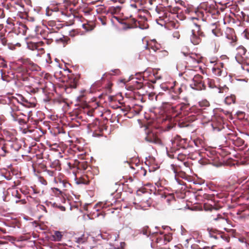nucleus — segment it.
Wrapping results in <instances>:
<instances>
[{
    "instance_id": "nucleus-1",
    "label": "nucleus",
    "mask_w": 249,
    "mask_h": 249,
    "mask_svg": "<svg viewBox=\"0 0 249 249\" xmlns=\"http://www.w3.org/2000/svg\"><path fill=\"white\" fill-rule=\"evenodd\" d=\"M192 35L190 36L191 42L194 45L198 44L200 41V36H203V33L200 30V27L196 23H193L192 26Z\"/></svg>"
},
{
    "instance_id": "nucleus-2",
    "label": "nucleus",
    "mask_w": 249,
    "mask_h": 249,
    "mask_svg": "<svg viewBox=\"0 0 249 249\" xmlns=\"http://www.w3.org/2000/svg\"><path fill=\"white\" fill-rule=\"evenodd\" d=\"M223 63H217L216 66L212 69L213 73L217 76L222 75L225 76L226 75V72L221 69V68H223Z\"/></svg>"
},
{
    "instance_id": "nucleus-3",
    "label": "nucleus",
    "mask_w": 249,
    "mask_h": 249,
    "mask_svg": "<svg viewBox=\"0 0 249 249\" xmlns=\"http://www.w3.org/2000/svg\"><path fill=\"white\" fill-rule=\"evenodd\" d=\"M101 237L102 239L104 240H111L113 241H116L118 239L119 237V234L118 233L112 234H108L107 236H106L105 234L103 235L101 233H99L97 236V237Z\"/></svg>"
},
{
    "instance_id": "nucleus-4",
    "label": "nucleus",
    "mask_w": 249,
    "mask_h": 249,
    "mask_svg": "<svg viewBox=\"0 0 249 249\" xmlns=\"http://www.w3.org/2000/svg\"><path fill=\"white\" fill-rule=\"evenodd\" d=\"M17 27L18 29V34L23 35H25L28 28L24 24L21 22H17L16 23V26H15L14 28L16 29Z\"/></svg>"
},
{
    "instance_id": "nucleus-5",
    "label": "nucleus",
    "mask_w": 249,
    "mask_h": 249,
    "mask_svg": "<svg viewBox=\"0 0 249 249\" xmlns=\"http://www.w3.org/2000/svg\"><path fill=\"white\" fill-rule=\"evenodd\" d=\"M192 80L194 83L191 84L190 86L193 89H197V85L201 83V76L199 74L196 75Z\"/></svg>"
},
{
    "instance_id": "nucleus-6",
    "label": "nucleus",
    "mask_w": 249,
    "mask_h": 249,
    "mask_svg": "<svg viewBox=\"0 0 249 249\" xmlns=\"http://www.w3.org/2000/svg\"><path fill=\"white\" fill-rule=\"evenodd\" d=\"M237 52L236 57H241L243 60L245 61L246 49L243 46H240L237 48Z\"/></svg>"
},
{
    "instance_id": "nucleus-7",
    "label": "nucleus",
    "mask_w": 249,
    "mask_h": 249,
    "mask_svg": "<svg viewBox=\"0 0 249 249\" xmlns=\"http://www.w3.org/2000/svg\"><path fill=\"white\" fill-rule=\"evenodd\" d=\"M213 220L217 221L219 223V225L221 227L225 226L227 223V219L221 216L220 214L217 215L216 217L213 218Z\"/></svg>"
},
{
    "instance_id": "nucleus-8",
    "label": "nucleus",
    "mask_w": 249,
    "mask_h": 249,
    "mask_svg": "<svg viewBox=\"0 0 249 249\" xmlns=\"http://www.w3.org/2000/svg\"><path fill=\"white\" fill-rule=\"evenodd\" d=\"M115 18L118 21L119 23H120L121 24H122L123 27L122 29L124 31H126L128 29H130L133 28V27L128 23L124 22L123 19H120L118 17H115Z\"/></svg>"
},
{
    "instance_id": "nucleus-9",
    "label": "nucleus",
    "mask_w": 249,
    "mask_h": 249,
    "mask_svg": "<svg viewBox=\"0 0 249 249\" xmlns=\"http://www.w3.org/2000/svg\"><path fill=\"white\" fill-rule=\"evenodd\" d=\"M145 140L149 142L154 143L155 144H160L161 143L160 141L156 138V137L153 136L151 137V136H148L145 138Z\"/></svg>"
},
{
    "instance_id": "nucleus-10",
    "label": "nucleus",
    "mask_w": 249,
    "mask_h": 249,
    "mask_svg": "<svg viewBox=\"0 0 249 249\" xmlns=\"http://www.w3.org/2000/svg\"><path fill=\"white\" fill-rule=\"evenodd\" d=\"M62 234L59 231H54V234L52 235V240L55 242L60 241L62 239Z\"/></svg>"
},
{
    "instance_id": "nucleus-11",
    "label": "nucleus",
    "mask_w": 249,
    "mask_h": 249,
    "mask_svg": "<svg viewBox=\"0 0 249 249\" xmlns=\"http://www.w3.org/2000/svg\"><path fill=\"white\" fill-rule=\"evenodd\" d=\"M235 97L234 96H231L227 97L225 99V102L227 104H231L235 102Z\"/></svg>"
},
{
    "instance_id": "nucleus-12",
    "label": "nucleus",
    "mask_w": 249,
    "mask_h": 249,
    "mask_svg": "<svg viewBox=\"0 0 249 249\" xmlns=\"http://www.w3.org/2000/svg\"><path fill=\"white\" fill-rule=\"evenodd\" d=\"M82 27L87 32L91 31L94 28L92 26L86 24H83Z\"/></svg>"
},
{
    "instance_id": "nucleus-13",
    "label": "nucleus",
    "mask_w": 249,
    "mask_h": 249,
    "mask_svg": "<svg viewBox=\"0 0 249 249\" xmlns=\"http://www.w3.org/2000/svg\"><path fill=\"white\" fill-rule=\"evenodd\" d=\"M10 115L13 121H17L18 120V116L16 113H15L12 109V111L10 112Z\"/></svg>"
},
{
    "instance_id": "nucleus-14",
    "label": "nucleus",
    "mask_w": 249,
    "mask_h": 249,
    "mask_svg": "<svg viewBox=\"0 0 249 249\" xmlns=\"http://www.w3.org/2000/svg\"><path fill=\"white\" fill-rule=\"evenodd\" d=\"M0 40L3 45H6V40L5 39L4 36L1 33H0Z\"/></svg>"
},
{
    "instance_id": "nucleus-15",
    "label": "nucleus",
    "mask_w": 249,
    "mask_h": 249,
    "mask_svg": "<svg viewBox=\"0 0 249 249\" xmlns=\"http://www.w3.org/2000/svg\"><path fill=\"white\" fill-rule=\"evenodd\" d=\"M241 36L246 39H248L249 36L247 29H245L243 31V33L241 34Z\"/></svg>"
},
{
    "instance_id": "nucleus-16",
    "label": "nucleus",
    "mask_w": 249,
    "mask_h": 249,
    "mask_svg": "<svg viewBox=\"0 0 249 249\" xmlns=\"http://www.w3.org/2000/svg\"><path fill=\"white\" fill-rule=\"evenodd\" d=\"M173 37L177 39L180 37V34L178 31H175L173 33Z\"/></svg>"
},
{
    "instance_id": "nucleus-17",
    "label": "nucleus",
    "mask_w": 249,
    "mask_h": 249,
    "mask_svg": "<svg viewBox=\"0 0 249 249\" xmlns=\"http://www.w3.org/2000/svg\"><path fill=\"white\" fill-rule=\"evenodd\" d=\"M112 73H109V74L110 75H115V74H119L120 71L118 70L117 69H115V70H111V71Z\"/></svg>"
},
{
    "instance_id": "nucleus-18",
    "label": "nucleus",
    "mask_w": 249,
    "mask_h": 249,
    "mask_svg": "<svg viewBox=\"0 0 249 249\" xmlns=\"http://www.w3.org/2000/svg\"><path fill=\"white\" fill-rule=\"evenodd\" d=\"M125 246V243L124 242H122L120 244V246L118 247V249H124Z\"/></svg>"
},
{
    "instance_id": "nucleus-19",
    "label": "nucleus",
    "mask_w": 249,
    "mask_h": 249,
    "mask_svg": "<svg viewBox=\"0 0 249 249\" xmlns=\"http://www.w3.org/2000/svg\"><path fill=\"white\" fill-rule=\"evenodd\" d=\"M46 172L47 173L48 175L51 177H53L54 176V172L53 171L47 170L46 171Z\"/></svg>"
},
{
    "instance_id": "nucleus-20",
    "label": "nucleus",
    "mask_w": 249,
    "mask_h": 249,
    "mask_svg": "<svg viewBox=\"0 0 249 249\" xmlns=\"http://www.w3.org/2000/svg\"><path fill=\"white\" fill-rule=\"evenodd\" d=\"M76 241L79 244H80V243H83L84 242V241L83 240V238L82 237H78L77 238H76Z\"/></svg>"
},
{
    "instance_id": "nucleus-21",
    "label": "nucleus",
    "mask_w": 249,
    "mask_h": 249,
    "mask_svg": "<svg viewBox=\"0 0 249 249\" xmlns=\"http://www.w3.org/2000/svg\"><path fill=\"white\" fill-rule=\"evenodd\" d=\"M208 231H209V235L210 236V237H212V238H215V239H216L217 237L215 235H213L212 233V232H211V230H210L209 228H208L207 229Z\"/></svg>"
},
{
    "instance_id": "nucleus-22",
    "label": "nucleus",
    "mask_w": 249,
    "mask_h": 249,
    "mask_svg": "<svg viewBox=\"0 0 249 249\" xmlns=\"http://www.w3.org/2000/svg\"><path fill=\"white\" fill-rule=\"evenodd\" d=\"M23 63L24 64H26L27 63L31 64V62L28 59H27V60L23 61Z\"/></svg>"
},
{
    "instance_id": "nucleus-23",
    "label": "nucleus",
    "mask_w": 249,
    "mask_h": 249,
    "mask_svg": "<svg viewBox=\"0 0 249 249\" xmlns=\"http://www.w3.org/2000/svg\"><path fill=\"white\" fill-rule=\"evenodd\" d=\"M20 124H21L23 122V120L20 118H18V120L17 121Z\"/></svg>"
},
{
    "instance_id": "nucleus-24",
    "label": "nucleus",
    "mask_w": 249,
    "mask_h": 249,
    "mask_svg": "<svg viewBox=\"0 0 249 249\" xmlns=\"http://www.w3.org/2000/svg\"><path fill=\"white\" fill-rule=\"evenodd\" d=\"M97 204L94 206L93 208L95 209V211H98V210L97 209Z\"/></svg>"
},
{
    "instance_id": "nucleus-25",
    "label": "nucleus",
    "mask_w": 249,
    "mask_h": 249,
    "mask_svg": "<svg viewBox=\"0 0 249 249\" xmlns=\"http://www.w3.org/2000/svg\"><path fill=\"white\" fill-rule=\"evenodd\" d=\"M178 91L180 93L181 92V88H178Z\"/></svg>"
},
{
    "instance_id": "nucleus-26",
    "label": "nucleus",
    "mask_w": 249,
    "mask_h": 249,
    "mask_svg": "<svg viewBox=\"0 0 249 249\" xmlns=\"http://www.w3.org/2000/svg\"><path fill=\"white\" fill-rule=\"evenodd\" d=\"M102 23L103 25H105L106 24V22H105L102 21Z\"/></svg>"
},
{
    "instance_id": "nucleus-27",
    "label": "nucleus",
    "mask_w": 249,
    "mask_h": 249,
    "mask_svg": "<svg viewBox=\"0 0 249 249\" xmlns=\"http://www.w3.org/2000/svg\"><path fill=\"white\" fill-rule=\"evenodd\" d=\"M55 189L56 190H57V191H59L60 193H61V191H60L58 189H57V188H55Z\"/></svg>"
},
{
    "instance_id": "nucleus-28",
    "label": "nucleus",
    "mask_w": 249,
    "mask_h": 249,
    "mask_svg": "<svg viewBox=\"0 0 249 249\" xmlns=\"http://www.w3.org/2000/svg\"><path fill=\"white\" fill-rule=\"evenodd\" d=\"M241 218H245L246 216L244 215H242L241 216Z\"/></svg>"
},
{
    "instance_id": "nucleus-29",
    "label": "nucleus",
    "mask_w": 249,
    "mask_h": 249,
    "mask_svg": "<svg viewBox=\"0 0 249 249\" xmlns=\"http://www.w3.org/2000/svg\"><path fill=\"white\" fill-rule=\"evenodd\" d=\"M208 82H211V80L210 79H208Z\"/></svg>"
},
{
    "instance_id": "nucleus-30",
    "label": "nucleus",
    "mask_w": 249,
    "mask_h": 249,
    "mask_svg": "<svg viewBox=\"0 0 249 249\" xmlns=\"http://www.w3.org/2000/svg\"><path fill=\"white\" fill-rule=\"evenodd\" d=\"M54 181L55 182H56V179H55V178H54Z\"/></svg>"
},
{
    "instance_id": "nucleus-31",
    "label": "nucleus",
    "mask_w": 249,
    "mask_h": 249,
    "mask_svg": "<svg viewBox=\"0 0 249 249\" xmlns=\"http://www.w3.org/2000/svg\"><path fill=\"white\" fill-rule=\"evenodd\" d=\"M178 26H177V27H176V29H178Z\"/></svg>"
},
{
    "instance_id": "nucleus-32",
    "label": "nucleus",
    "mask_w": 249,
    "mask_h": 249,
    "mask_svg": "<svg viewBox=\"0 0 249 249\" xmlns=\"http://www.w3.org/2000/svg\"><path fill=\"white\" fill-rule=\"evenodd\" d=\"M7 22L8 24H10L9 22H8V20L7 21Z\"/></svg>"
},
{
    "instance_id": "nucleus-33",
    "label": "nucleus",
    "mask_w": 249,
    "mask_h": 249,
    "mask_svg": "<svg viewBox=\"0 0 249 249\" xmlns=\"http://www.w3.org/2000/svg\"><path fill=\"white\" fill-rule=\"evenodd\" d=\"M143 234H146V233L145 232H144Z\"/></svg>"
},
{
    "instance_id": "nucleus-34",
    "label": "nucleus",
    "mask_w": 249,
    "mask_h": 249,
    "mask_svg": "<svg viewBox=\"0 0 249 249\" xmlns=\"http://www.w3.org/2000/svg\"><path fill=\"white\" fill-rule=\"evenodd\" d=\"M140 29H143L144 28H142L141 27H140Z\"/></svg>"
},
{
    "instance_id": "nucleus-35",
    "label": "nucleus",
    "mask_w": 249,
    "mask_h": 249,
    "mask_svg": "<svg viewBox=\"0 0 249 249\" xmlns=\"http://www.w3.org/2000/svg\"><path fill=\"white\" fill-rule=\"evenodd\" d=\"M245 63L247 64V65H248V63L247 62H245Z\"/></svg>"
},
{
    "instance_id": "nucleus-36",
    "label": "nucleus",
    "mask_w": 249,
    "mask_h": 249,
    "mask_svg": "<svg viewBox=\"0 0 249 249\" xmlns=\"http://www.w3.org/2000/svg\"><path fill=\"white\" fill-rule=\"evenodd\" d=\"M13 26H15V24H14L13 23H11Z\"/></svg>"
}]
</instances>
